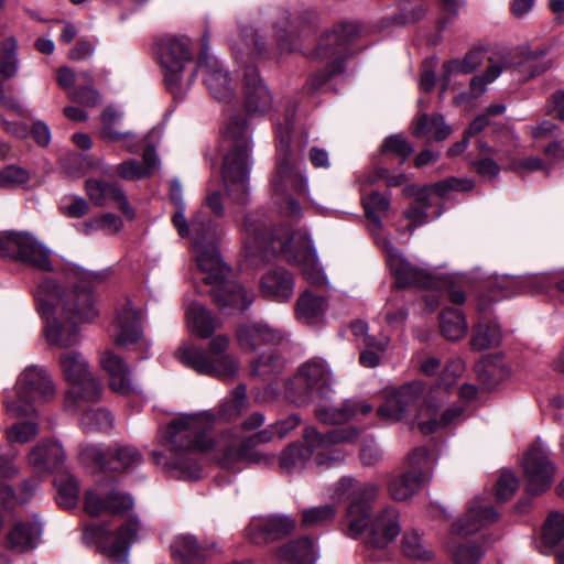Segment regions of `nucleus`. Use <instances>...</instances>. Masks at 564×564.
<instances>
[{
    "label": "nucleus",
    "mask_w": 564,
    "mask_h": 564,
    "mask_svg": "<svg viewBox=\"0 0 564 564\" xmlns=\"http://www.w3.org/2000/svg\"><path fill=\"white\" fill-rule=\"evenodd\" d=\"M379 492L378 485L360 484L351 477H343L335 490L338 498L347 496L348 500L343 520L344 533L351 539H362L376 549H384L397 540L402 522L394 506L375 509Z\"/></svg>",
    "instance_id": "obj_1"
},
{
    "label": "nucleus",
    "mask_w": 564,
    "mask_h": 564,
    "mask_svg": "<svg viewBox=\"0 0 564 564\" xmlns=\"http://www.w3.org/2000/svg\"><path fill=\"white\" fill-rule=\"evenodd\" d=\"M245 250L248 258L269 261L281 254L290 264L299 265L304 278L319 285L325 275L319 267L317 252L305 231L280 227L270 230L268 224L256 215H248L243 223Z\"/></svg>",
    "instance_id": "obj_2"
},
{
    "label": "nucleus",
    "mask_w": 564,
    "mask_h": 564,
    "mask_svg": "<svg viewBox=\"0 0 564 564\" xmlns=\"http://www.w3.org/2000/svg\"><path fill=\"white\" fill-rule=\"evenodd\" d=\"M215 423L216 416L210 411L184 414L171 422L166 430L171 457L165 465L172 475L184 480L199 478L202 469L194 456L212 446L209 432Z\"/></svg>",
    "instance_id": "obj_3"
},
{
    "label": "nucleus",
    "mask_w": 564,
    "mask_h": 564,
    "mask_svg": "<svg viewBox=\"0 0 564 564\" xmlns=\"http://www.w3.org/2000/svg\"><path fill=\"white\" fill-rule=\"evenodd\" d=\"M63 274L66 288L62 289L53 279L44 278L37 284L34 296L43 292L48 297L50 306L68 318L93 322L99 315L93 292V281L97 275L75 264L66 265Z\"/></svg>",
    "instance_id": "obj_4"
},
{
    "label": "nucleus",
    "mask_w": 564,
    "mask_h": 564,
    "mask_svg": "<svg viewBox=\"0 0 564 564\" xmlns=\"http://www.w3.org/2000/svg\"><path fill=\"white\" fill-rule=\"evenodd\" d=\"M294 111L289 110L284 117V123L275 128L276 135V165L271 185L273 202L280 212L290 217H299L301 208L292 197L291 191L300 195H306L308 191L307 178L296 165L294 153L291 149V133L293 128Z\"/></svg>",
    "instance_id": "obj_5"
},
{
    "label": "nucleus",
    "mask_w": 564,
    "mask_h": 564,
    "mask_svg": "<svg viewBox=\"0 0 564 564\" xmlns=\"http://www.w3.org/2000/svg\"><path fill=\"white\" fill-rule=\"evenodd\" d=\"M359 433L355 426L335 429L326 434L317 432L314 426H307L303 432L305 445L293 443L288 446L281 454V467L290 474L295 473L304 468L312 456L319 467H334L343 462L345 454L333 447L356 442Z\"/></svg>",
    "instance_id": "obj_6"
},
{
    "label": "nucleus",
    "mask_w": 564,
    "mask_h": 564,
    "mask_svg": "<svg viewBox=\"0 0 564 564\" xmlns=\"http://www.w3.org/2000/svg\"><path fill=\"white\" fill-rule=\"evenodd\" d=\"M227 153L223 163V180L227 195L243 204L248 194L250 169V132L245 119L232 116L223 132Z\"/></svg>",
    "instance_id": "obj_7"
},
{
    "label": "nucleus",
    "mask_w": 564,
    "mask_h": 564,
    "mask_svg": "<svg viewBox=\"0 0 564 564\" xmlns=\"http://www.w3.org/2000/svg\"><path fill=\"white\" fill-rule=\"evenodd\" d=\"M186 237L193 241L199 279L206 285L229 275L230 270L221 260L216 246L219 228L215 221L203 212H197L191 220V231Z\"/></svg>",
    "instance_id": "obj_8"
},
{
    "label": "nucleus",
    "mask_w": 564,
    "mask_h": 564,
    "mask_svg": "<svg viewBox=\"0 0 564 564\" xmlns=\"http://www.w3.org/2000/svg\"><path fill=\"white\" fill-rule=\"evenodd\" d=\"M354 23H344L332 31L326 32L318 41L316 55L328 59L325 69L313 74L305 86L307 94H315L324 89V86L336 75L344 72V62L352 55L350 44L357 34Z\"/></svg>",
    "instance_id": "obj_9"
},
{
    "label": "nucleus",
    "mask_w": 564,
    "mask_h": 564,
    "mask_svg": "<svg viewBox=\"0 0 564 564\" xmlns=\"http://www.w3.org/2000/svg\"><path fill=\"white\" fill-rule=\"evenodd\" d=\"M193 56V44L186 36H167L158 44V61L164 84L175 99L183 98L193 84L194 73L185 76V69L192 64Z\"/></svg>",
    "instance_id": "obj_10"
},
{
    "label": "nucleus",
    "mask_w": 564,
    "mask_h": 564,
    "mask_svg": "<svg viewBox=\"0 0 564 564\" xmlns=\"http://www.w3.org/2000/svg\"><path fill=\"white\" fill-rule=\"evenodd\" d=\"M58 365L64 380L70 386L64 398L66 411H78L84 401L101 399V384L90 372L89 364L82 352L70 350L61 354Z\"/></svg>",
    "instance_id": "obj_11"
},
{
    "label": "nucleus",
    "mask_w": 564,
    "mask_h": 564,
    "mask_svg": "<svg viewBox=\"0 0 564 564\" xmlns=\"http://www.w3.org/2000/svg\"><path fill=\"white\" fill-rule=\"evenodd\" d=\"M228 346L229 337L218 335L210 340L208 351L193 345H183L177 349L176 357L199 375L227 380L234 378L239 369L238 360L225 354Z\"/></svg>",
    "instance_id": "obj_12"
},
{
    "label": "nucleus",
    "mask_w": 564,
    "mask_h": 564,
    "mask_svg": "<svg viewBox=\"0 0 564 564\" xmlns=\"http://www.w3.org/2000/svg\"><path fill=\"white\" fill-rule=\"evenodd\" d=\"M17 399L7 402L12 416H28L35 412L34 404L46 403L56 395L55 382L50 371L42 366H28L15 383Z\"/></svg>",
    "instance_id": "obj_13"
},
{
    "label": "nucleus",
    "mask_w": 564,
    "mask_h": 564,
    "mask_svg": "<svg viewBox=\"0 0 564 564\" xmlns=\"http://www.w3.org/2000/svg\"><path fill=\"white\" fill-rule=\"evenodd\" d=\"M276 434L272 425L247 437H239L228 431L215 444L219 453V463L224 468H232L240 462L270 464L274 456L260 451L259 446L270 443Z\"/></svg>",
    "instance_id": "obj_14"
},
{
    "label": "nucleus",
    "mask_w": 564,
    "mask_h": 564,
    "mask_svg": "<svg viewBox=\"0 0 564 564\" xmlns=\"http://www.w3.org/2000/svg\"><path fill=\"white\" fill-rule=\"evenodd\" d=\"M276 434L272 425L247 437H239L228 431L215 444L219 453V463L224 468H232L240 462L270 464L274 456L260 451L259 446L270 443Z\"/></svg>",
    "instance_id": "obj_15"
},
{
    "label": "nucleus",
    "mask_w": 564,
    "mask_h": 564,
    "mask_svg": "<svg viewBox=\"0 0 564 564\" xmlns=\"http://www.w3.org/2000/svg\"><path fill=\"white\" fill-rule=\"evenodd\" d=\"M139 520L131 518L117 531H109L105 524H88L84 529L83 540L88 545H97L104 555L118 564H127L130 547L138 540Z\"/></svg>",
    "instance_id": "obj_16"
},
{
    "label": "nucleus",
    "mask_w": 564,
    "mask_h": 564,
    "mask_svg": "<svg viewBox=\"0 0 564 564\" xmlns=\"http://www.w3.org/2000/svg\"><path fill=\"white\" fill-rule=\"evenodd\" d=\"M332 372L322 359L305 362L286 383L285 395L295 405H306L323 398L332 386Z\"/></svg>",
    "instance_id": "obj_17"
},
{
    "label": "nucleus",
    "mask_w": 564,
    "mask_h": 564,
    "mask_svg": "<svg viewBox=\"0 0 564 564\" xmlns=\"http://www.w3.org/2000/svg\"><path fill=\"white\" fill-rule=\"evenodd\" d=\"M50 249L28 231L0 235V257L21 261L42 271L53 269Z\"/></svg>",
    "instance_id": "obj_18"
},
{
    "label": "nucleus",
    "mask_w": 564,
    "mask_h": 564,
    "mask_svg": "<svg viewBox=\"0 0 564 564\" xmlns=\"http://www.w3.org/2000/svg\"><path fill=\"white\" fill-rule=\"evenodd\" d=\"M424 388L422 382L412 381L402 387L388 391L384 402L378 408L379 417L397 422L412 413H415L417 421L425 419L427 394L423 397Z\"/></svg>",
    "instance_id": "obj_19"
},
{
    "label": "nucleus",
    "mask_w": 564,
    "mask_h": 564,
    "mask_svg": "<svg viewBox=\"0 0 564 564\" xmlns=\"http://www.w3.org/2000/svg\"><path fill=\"white\" fill-rule=\"evenodd\" d=\"M132 506V498L120 491L112 478L97 481L86 491L84 499V510L91 517L122 513Z\"/></svg>",
    "instance_id": "obj_20"
},
{
    "label": "nucleus",
    "mask_w": 564,
    "mask_h": 564,
    "mask_svg": "<svg viewBox=\"0 0 564 564\" xmlns=\"http://www.w3.org/2000/svg\"><path fill=\"white\" fill-rule=\"evenodd\" d=\"M37 310L45 319V336L47 341L58 348H68L79 343V328L82 323L68 318L50 306L48 297L43 292L35 295Z\"/></svg>",
    "instance_id": "obj_21"
},
{
    "label": "nucleus",
    "mask_w": 564,
    "mask_h": 564,
    "mask_svg": "<svg viewBox=\"0 0 564 564\" xmlns=\"http://www.w3.org/2000/svg\"><path fill=\"white\" fill-rule=\"evenodd\" d=\"M523 471L525 489L530 495H540L553 484L556 468L542 442H535L525 453Z\"/></svg>",
    "instance_id": "obj_22"
},
{
    "label": "nucleus",
    "mask_w": 564,
    "mask_h": 564,
    "mask_svg": "<svg viewBox=\"0 0 564 564\" xmlns=\"http://www.w3.org/2000/svg\"><path fill=\"white\" fill-rule=\"evenodd\" d=\"M196 72L200 73L204 85L215 99L220 102L234 100L236 90L229 72L206 50L199 54Z\"/></svg>",
    "instance_id": "obj_23"
},
{
    "label": "nucleus",
    "mask_w": 564,
    "mask_h": 564,
    "mask_svg": "<svg viewBox=\"0 0 564 564\" xmlns=\"http://www.w3.org/2000/svg\"><path fill=\"white\" fill-rule=\"evenodd\" d=\"M378 243L386 251L387 263L398 286L417 285L427 289L434 285L432 276L425 270L412 265L390 241L382 239Z\"/></svg>",
    "instance_id": "obj_24"
},
{
    "label": "nucleus",
    "mask_w": 564,
    "mask_h": 564,
    "mask_svg": "<svg viewBox=\"0 0 564 564\" xmlns=\"http://www.w3.org/2000/svg\"><path fill=\"white\" fill-rule=\"evenodd\" d=\"M208 293L217 308L225 313L246 311L253 302V295L248 293L237 281L226 278L212 283Z\"/></svg>",
    "instance_id": "obj_25"
},
{
    "label": "nucleus",
    "mask_w": 564,
    "mask_h": 564,
    "mask_svg": "<svg viewBox=\"0 0 564 564\" xmlns=\"http://www.w3.org/2000/svg\"><path fill=\"white\" fill-rule=\"evenodd\" d=\"M243 108L250 117H261L272 109L273 98L258 69L247 66L242 77Z\"/></svg>",
    "instance_id": "obj_26"
},
{
    "label": "nucleus",
    "mask_w": 564,
    "mask_h": 564,
    "mask_svg": "<svg viewBox=\"0 0 564 564\" xmlns=\"http://www.w3.org/2000/svg\"><path fill=\"white\" fill-rule=\"evenodd\" d=\"M111 332L117 346L128 347L142 340L141 312L130 300L118 304Z\"/></svg>",
    "instance_id": "obj_27"
},
{
    "label": "nucleus",
    "mask_w": 564,
    "mask_h": 564,
    "mask_svg": "<svg viewBox=\"0 0 564 564\" xmlns=\"http://www.w3.org/2000/svg\"><path fill=\"white\" fill-rule=\"evenodd\" d=\"M296 521L289 516L272 514L251 520L246 528L247 538L254 544L275 541L294 530Z\"/></svg>",
    "instance_id": "obj_28"
},
{
    "label": "nucleus",
    "mask_w": 564,
    "mask_h": 564,
    "mask_svg": "<svg viewBox=\"0 0 564 564\" xmlns=\"http://www.w3.org/2000/svg\"><path fill=\"white\" fill-rule=\"evenodd\" d=\"M444 391L440 390L436 398H434L432 390L429 392L427 399L425 400L426 419H420L417 423V426L423 434L427 435L434 433L441 429L455 424L463 419L464 408L459 405H454L446 409L438 417L435 411L444 402Z\"/></svg>",
    "instance_id": "obj_29"
},
{
    "label": "nucleus",
    "mask_w": 564,
    "mask_h": 564,
    "mask_svg": "<svg viewBox=\"0 0 564 564\" xmlns=\"http://www.w3.org/2000/svg\"><path fill=\"white\" fill-rule=\"evenodd\" d=\"M284 339L281 330L263 323H242L236 328V340L245 351H253L262 344L276 346Z\"/></svg>",
    "instance_id": "obj_30"
},
{
    "label": "nucleus",
    "mask_w": 564,
    "mask_h": 564,
    "mask_svg": "<svg viewBox=\"0 0 564 564\" xmlns=\"http://www.w3.org/2000/svg\"><path fill=\"white\" fill-rule=\"evenodd\" d=\"M86 194L96 206H105L111 202L117 203L121 213L129 219L134 217V210L129 204L123 191L115 183L98 178H88L85 182Z\"/></svg>",
    "instance_id": "obj_31"
},
{
    "label": "nucleus",
    "mask_w": 564,
    "mask_h": 564,
    "mask_svg": "<svg viewBox=\"0 0 564 564\" xmlns=\"http://www.w3.org/2000/svg\"><path fill=\"white\" fill-rule=\"evenodd\" d=\"M100 365L109 377V387L117 393L130 394L138 392L130 369L123 359L111 350L100 355Z\"/></svg>",
    "instance_id": "obj_32"
},
{
    "label": "nucleus",
    "mask_w": 564,
    "mask_h": 564,
    "mask_svg": "<svg viewBox=\"0 0 564 564\" xmlns=\"http://www.w3.org/2000/svg\"><path fill=\"white\" fill-rule=\"evenodd\" d=\"M65 460V451L57 441L41 442L28 455V464L36 474H50L62 467Z\"/></svg>",
    "instance_id": "obj_33"
},
{
    "label": "nucleus",
    "mask_w": 564,
    "mask_h": 564,
    "mask_svg": "<svg viewBox=\"0 0 564 564\" xmlns=\"http://www.w3.org/2000/svg\"><path fill=\"white\" fill-rule=\"evenodd\" d=\"M498 512L489 503L478 500L474 501L465 517L452 525L453 535H467L476 533L482 528L496 522Z\"/></svg>",
    "instance_id": "obj_34"
},
{
    "label": "nucleus",
    "mask_w": 564,
    "mask_h": 564,
    "mask_svg": "<svg viewBox=\"0 0 564 564\" xmlns=\"http://www.w3.org/2000/svg\"><path fill=\"white\" fill-rule=\"evenodd\" d=\"M546 51L543 48H520L513 54L510 67L518 75L519 80H529L545 73L551 63L545 61Z\"/></svg>",
    "instance_id": "obj_35"
},
{
    "label": "nucleus",
    "mask_w": 564,
    "mask_h": 564,
    "mask_svg": "<svg viewBox=\"0 0 564 564\" xmlns=\"http://www.w3.org/2000/svg\"><path fill=\"white\" fill-rule=\"evenodd\" d=\"M260 292L273 301L288 302L294 292L293 275L282 268L270 270L260 280Z\"/></svg>",
    "instance_id": "obj_36"
},
{
    "label": "nucleus",
    "mask_w": 564,
    "mask_h": 564,
    "mask_svg": "<svg viewBox=\"0 0 564 564\" xmlns=\"http://www.w3.org/2000/svg\"><path fill=\"white\" fill-rule=\"evenodd\" d=\"M304 31V21L292 17L289 10L280 9L273 22V34L282 48L295 51L299 48L297 39Z\"/></svg>",
    "instance_id": "obj_37"
},
{
    "label": "nucleus",
    "mask_w": 564,
    "mask_h": 564,
    "mask_svg": "<svg viewBox=\"0 0 564 564\" xmlns=\"http://www.w3.org/2000/svg\"><path fill=\"white\" fill-rule=\"evenodd\" d=\"M372 411V405L362 400H346L339 405L319 406L315 414L316 417L326 424H341L358 414L367 415Z\"/></svg>",
    "instance_id": "obj_38"
},
{
    "label": "nucleus",
    "mask_w": 564,
    "mask_h": 564,
    "mask_svg": "<svg viewBox=\"0 0 564 564\" xmlns=\"http://www.w3.org/2000/svg\"><path fill=\"white\" fill-rule=\"evenodd\" d=\"M207 547L189 533L175 535L171 543L172 555L176 564H203Z\"/></svg>",
    "instance_id": "obj_39"
},
{
    "label": "nucleus",
    "mask_w": 564,
    "mask_h": 564,
    "mask_svg": "<svg viewBox=\"0 0 564 564\" xmlns=\"http://www.w3.org/2000/svg\"><path fill=\"white\" fill-rule=\"evenodd\" d=\"M101 137L112 142L123 141L130 152L138 150L135 135L132 131H120L119 123L123 118V112L113 106L106 107L101 112Z\"/></svg>",
    "instance_id": "obj_40"
},
{
    "label": "nucleus",
    "mask_w": 564,
    "mask_h": 564,
    "mask_svg": "<svg viewBox=\"0 0 564 564\" xmlns=\"http://www.w3.org/2000/svg\"><path fill=\"white\" fill-rule=\"evenodd\" d=\"M41 525L37 522H17L7 536V546L14 553L35 549L40 542Z\"/></svg>",
    "instance_id": "obj_41"
},
{
    "label": "nucleus",
    "mask_w": 564,
    "mask_h": 564,
    "mask_svg": "<svg viewBox=\"0 0 564 564\" xmlns=\"http://www.w3.org/2000/svg\"><path fill=\"white\" fill-rule=\"evenodd\" d=\"M276 556L282 564H315L317 560L314 542L307 536L292 540L279 547Z\"/></svg>",
    "instance_id": "obj_42"
},
{
    "label": "nucleus",
    "mask_w": 564,
    "mask_h": 564,
    "mask_svg": "<svg viewBox=\"0 0 564 564\" xmlns=\"http://www.w3.org/2000/svg\"><path fill=\"white\" fill-rule=\"evenodd\" d=\"M186 322L189 330L200 338L210 337L221 326V321L199 303H193L187 308Z\"/></svg>",
    "instance_id": "obj_43"
},
{
    "label": "nucleus",
    "mask_w": 564,
    "mask_h": 564,
    "mask_svg": "<svg viewBox=\"0 0 564 564\" xmlns=\"http://www.w3.org/2000/svg\"><path fill=\"white\" fill-rule=\"evenodd\" d=\"M501 72V65L498 62H491L484 74L476 75L470 79L469 90L457 95L454 102L458 106L468 105L479 98L487 90V85L496 80Z\"/></svg>",
    "instance_id": "obj_44"
},
{
    "label": "nucleus",
    "mask_w": 564,
    "mask_h": 564,
    "mask_svg": "<svg viewBox=\"0 0 564 564\" xmlns=\"http://www.w3.org/2000/svg\"><path fill=\"white\" fill-rule=\"evenodd\" d=\"M325 310V299L311 291L302 293L295 304L296 318L306 324H317L321 322Z\"/></svg>",
    "instance_id": "obj_45"
},
{
    "label": "nucleus",
    "mask_w": 564,
    "mask_h": 564,
    "mask_svg": "<svg viewBox=\"0 0 564 564\" xmlns=\"http://www.w3.org/2000/svg\"><path fill=\"white\" fill-rule=\"evenodd\" d=\"M501 338L500 326L495 321L480 319L474 327L469 345L473 350L482 351L499 345Z\"/></svg>",
    "instance_id": "obj_46"
},
{
    "label": "nucleus",
    "mask_w": 564,
    "mask_h": 564,
    "mask_svg": "<svg viewBox=\"0 0 564 564\" xmlns=\"http://www.w3.org/2000/svg\"><path fill=\"white\" fill-rule=\"evenodd\" d=\"M108 468L116 471L134 468L142 462V454L132 445L117 444L108 449Z\"/></svg>",
    "instance_id": "obj_47"
},
{
    "label": "nucleus",
    "mask_w": 564,
    "mask_h": 564,
    "mask_svg": "<svg viewBox=\"0 0 564 564\" xmlns=\"http://www.w3.org/2000/svg\"><path fill=\"white\" fill-rule=\"evenodd\" d=\"M403 554L413 561L429 562L434 558V551L415 530L405 531L401 542Z\"/></svg>",
    "instance_id": "obj_48"
},
{
    "label": "nucleus",
    "mask_w": 564,
    "mask_h": 564,
    "mask_svg": "<svg viewBox=\"0 0 564 564\" xmlns=\"http://www.w3.org/2000/svg\"><path fill=\"white\" fill-rule=\"evenodd\" d=\"M248 409L247 389L245 384L237 386L230 395L219 405L216 421H232Z\"/></svg>",
    "instance_id": "obj_49"
},
{
    "label": "nucleus",
    "mask_w": 564,
    "mask_h": 564,
    "mask_svg": "<svg viewBox=\"0 0 564 564\" xmlns=\"http://www.w3.org/2000/svg\"><path fill=\"white\" fill-rule=\"evenodd\" d=\"M449 553L454 564H478L485 554V549L474 540L453 541Z\"/></svg>",
    "instance_id": "obj_50"
},
{
    "label": "nucleus",
    "mask_w": 564,
    "mask_h": 564,
    "mask_svg": "<svg viewBox=\"0 0 564 564\" xmlns=\"http://www.w3.org/2000/svg\"><path fill=\"white\" fill-rule=\"evenodd\" d=\"M440 327L448 340H459L465 337L468 324L459 310L447 308L441 314Z\"/></svg>",
    "instance_id": "obj_51"
},
{
    "label": "nucleus",
    "mask_w": 564,
    "mask_h": 564,
    "mask_svg": "<svg viewBox=\"0 0 564 564\" xmlns=\"http://www.w3.org/2000/svg\"><path fill=\"white\" fill-rule=\"evenodd\" d=\"M96 401H84L83 408L78 411H72L73 413H83L80 419V424L83 429L89 430H100L108 431L111 429L113 423V417L111 413L106 409H91L89 408L90 403H95Z\"/></svg>",
    "instance_id": "obj_52"
},
{
    "label": "nucleus",
    "mask_w": 564,
    "mask_h": 564,
    "mask_svg": "<svg viewBox=\"0 0 564 564\" xmlns=\"http://www.w3.org/2000/svg\"><path fill=\"white\" fill-rule=\"evenodd\" d=\"M482 63V53L479 51H471L467 53L463 59L456 58L444 64V76L442 90L447 89L449 77L458 74H469L474 72Z\"/></svg>",
    "instance_id": "obj_53"
},
{
    "label": "nucleus",
    "mask_w": 564,
    "mask_h": 564,
    "mask_svg": "<svg viewBox=\"0 0 564 564\" xmlns=\"http://www.w3.org/2000/svg\"><path fill=\"white\" fill-rule=\"evenodd\" d=\"M283 366L284 359L278 354L275 348H270L251 362V373L254 377L267 380L271 376L279 373Z\"/></svg>",
    "instance_id": "obj_54"
},
{
    "label": "nucleus",
    "mask_w": 564,
    "mask_h": 564,
    "mask_svg": "<svg viewBox=\"0 0 564 564\" xmlns=\"http://www.w3.org/2000/svg\"><path fill=\"white\" fill-rule=\"evenodd\" d=\"M423 479L419 474L405 473L393 478L389 484V492L397 501H405L413 497L421 487Z\"/></svg>",
    "instance_id": "obj_55"
},
{
    "label": "nucleus",
    "mask_w": 564,
    "mask_h": 564,
    "mask_svg": "<svg viewBox=\"0 0 564 564\" xmlns=\"http://www.w3.org/2000/svg\"><path fill=\"white\" fill-rule=\"evenodd\" d=\"M550 283L546 274H527V275H502L499 281L501 288L512 286L516 292L527 290L542 291Z\"/></svg>",
    "instance_id": "obj_56"
},
{
    "label": "nucleus",
    "mask_w": 564,
    "mask_h": 564,
    "mask_svg": "<svg viewBox=\"0 0 564 564\" xmlns=\"http://www.w3.org/2000/svg\"><path fill=\"white\" fill-rule=\"evenodd\" d=\"M451 132V127L445 123L442 116H433L430 118L426 115H422L414 128V134L416 137L430 135L435 141L446 139Z\"/></svg>",
    "instance_id": "obj_57"
},
{
    "label": "nucleus",
    "mask_w": 564,
    "mask_h": 564,
    "mask_svg": "<svg viewBox=\"0 0 564 564\" xmlns=\"http://www.w3.org/2000/svg\"><path fill=\"white\" fill-rule=\"evenodd\" d=\"M18 42L15 37H6L0 44V75L4 79L18 73Z\"/></svg>",
    "instance_id": "obj_58"
},
{
    "label": "nucleus",
    "mask_w": 564,
    "mask_h": 564,
    "mask_svg": "<svg viewBox=\"0 0 564 564\" xmlns=\"http://www.w3.org/2000/svg\"><path fill=\"white\" fill-rule=\"evenodd\" d=\"M170 198L175 207V212L172 216V223L177 229L178 235L181 237H185L189 235L191 224L188 225L185 217V203L183 199L182 186L176 180L171 183Z\"/></svg>",
    "instance_id": "obj_59"
},
{
    "label": "nucleus",
    "mask_w": 564,
    "mask_h": 564,
    "mask_svg": "<svg viewBox=\"0 0 564 564\" xmlns=\"http://www.w3.org/2000/svg\"><path fill=\"white\" fill-rule=\"evenodd\" d=\"M364 206L369 220V229L375 232V230L381 228V215L388 213L390 203L386 196L372 192L364 199Z\"/></svg>",
    "instance_id": "obj_60"
},
{
    "label": "nucleus",
    "mask_w": 564,
    "mask_h": 564,
    "mask_svg": "<svg viewBox=\"0 0 564 564\" xmlns=\"http://www.w3.org/2000/svg\"><path fill=\"white\" fill-rule=\"evenodd\" d=\"M55 486L58 505L67 509L76 507L79 497L78 480L74 476L64 475L56 479Z\"/></svg>",
    "instance_id": "obj_61"
},
{
    "label": "nucleus",
    "mask_w": 564,
    "mask_h": 564,
    "mask_svg": "<svg viewBox=\"0 0 564 564\" xmlns=\"http://www.w3.org/2000/svg\"><path fill=\"white\" fill-rule=\"evenodd\" d=\"M80 462L89 468L106 469L109 465L108 451H102L99 446L94 444H84L79 448Z\"/></svg>",
    "instance_id": "obj_62"
},
{
    "label": "nucleus",
    "mask_w": 564,
    "mask_h": 564,
    "mask_svg": "<svg viewBox=\"0 0 564 564\" xmlns=\"http://www.w3.org/2000/svg\"><path fill=\"white\" fill-rule=\"evenodd\" d=\"M336 516V509L332 505L307 508L302 512V525L313 528L332 521Z\"/></svg>",
    "instance_id": "obj_63"
},
{
    "label": "nucleus",
    "mask_w": 564,
    "mask_h": 564,
    "mask_svg": "<svg viewBox=\"0 0 564 564\" xmlns=\"http://www.w3.org/2000/svg\"><path fill=\"white\" fill-rule=\"evenodd\" d=\"M564 539V514L550 512L543 528V540L549 545H556Z\"/></svg>",
    "instance_id": "obj_64"
}]
</instances>
